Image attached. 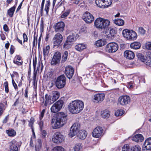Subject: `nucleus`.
I'll list each match as a JSON object with an SVG mask.
<instances>
[{"mask_svg": "<svg viewBox=\"0 0 151 151\" xmlns=\"http://www.w3.org/2000/svg\"><path fill=\"white\" fill-rule=\"evenodd\" d=\"M63 101L59 100L54 104L51 108V111L53 113H56L59 111L62 108L63 105Z\"/></svg>", "mask_w": 151, "mask_h": 151, "instance_id": "39448f33", "label": "nucleus"}, {"mask_svg": "<svg viewBox=\"0 0 151 151\" xmlns=\"http://www.w3.org/2000/svg\"><path fill=\"white\" fill-rule=\"evenodd\" d=\"M64 139V136L60 132H57L53 135L52 141L54 143H58L62 142Z\"/></svg>", "mask_w": 151, "mask_h": 151, "instance_id": "6e6552de", "label": "nucleus"}, {"mask_svg": "<svg viewBox=\"0 0 151 151\" xmlns=\"http://www.w3.org/2000/svg\"><path fill=\"white\" fill-rule=\"evenodd\" d=\"M101 115L103 118L107 119L109 116V111L107 110H103L101 111Z\"/></svg>", "mask_w": 151, "mask_h": 151, "instance_id": "c85d7f7f", "label": "nucleus"}, {"mask_svg": "<svg viewBox=\"0 0 151 151\" xmlns=\"http://www.w3.org/2000/svg\"><path fill=\"white\" fill-rule=\"evenodd\" d=\"M103 130L102 127L98 126L93 130L92 135L96 138H99L102 135Z\"/></svg>", "mask_w": 151, "mask_h": 151, "instance_id": "f8f14e48", "label": "nucleus"}, {"mask_svg": "<svg viewBox=\"0 0 151 151\" xmlns=\"http://www.w3.org/2000/svg\"><path fill=\"white\" fill-rule=\"evenodd\" d=\"M12 83L13 85L14 88H15V89H17L18 88H17V85L16 84V83L15 82L14 80V79H12Z\"/></svg>", "mask_w": 151, "mask_h": 151, "instance_id": "052dcab7", "label": "nucleus"}, {"mask_svg": "<svg viewBox=\"0 0 151 151\" xmlns=\"http://www.w3.org/2000/svg\"><path fill=\"white\" fill-rule=\"evenodd\" d=\"M79 37L78 35L75 32L73 33L70 35L67 38V40L71 43L75 41L76 38Z\"/></svg>", "mask_w": 151, "mask_h": 151, "instance_id": "5701e85b", "label": "nucleus"}, {"mask_svg": "<svg viewBox=\"0 0 151 151\" xmlns=\"http://www.w3.org/2000/svg\"><path fill=\"white\" fill-rule=\"evenodd\" d=\"M63 37L62 35L58 33L56 34L52 39L54 46H57L60 44L62 41Z\"/></svg>", "mask_w": 151, "mask_h": 151, "instance_id": "9b49d317", "label": "nucleus"}, {"mask_svg": "<svg viewBox=\"0 0 151 151\" xmlns=\"http://www.w3.org/2000/svg\"><path fill=\"white\" fill-rule=\"evenodd\" d=\"M106 41L102 39H100L97 41L95 43L97 47L102 46L106 44Z\"/></svg>", "mask_w": 151, "mask_h": 151, "instance_id": "473e14b6", "label": "nucleus"}, {"mask_svg": "<svg viewBox=\"0 0 151 151\" xmlns=\"http://www.w3.org/2000/svg\"><path fill=\"white\" fill-rule=\"evenodd\" d=\"M122 34L123 36L127 40H134L137 37V35L134 31L127 29L123 31Z\"/></svg>", "mask_w": 151, "mask_h": 151, "instance_id": "7ed1b4c3", "label": "nucleus"}, {"mask_svg": "<svg viewBox=\"0 0 151 151\" xmlns=\"http://www.w3.org/2000/svg\"><path fill=\"white\" fill-rule=\"evenodd\" d=\"M82 148L81 144V143L76 144L74 148L75 151H80V150Z\"/></svg>", "mask_w": 151, "mask_h": 151, "instance_id": "c03bdc74", "label": "nucleus"}, {"mask_svg": "<svg viewBox=\"0 0 151 151\" xmlns=\"http://www.w3.org/2000/svg\"><path fill=\"white\" fill-rule=\"evenodd\" d=\"M15 6H13L10 8L7 11V14L9 16L12 17L13 16L14 13L15 9Z\"/></svg>", "mask_w": 151, "mask_h": 151, "instance_id": "72a5a7b5", "label": "nucleus"}, {"mask_svg": "<svg viewBox=\"0 0 151 151\" xmlns=\"http://www.w3.org/2000/svg\"><path fill=\"white\" fill-rule=\"evenodd\" d=\"M124 112V111L121 109H118L115 112V115L116 116H122Z\"/></svg>", "mask_w": 151, "mask_h": 151, "instance_id": "4c0bfd02", "label": "nucleus"}, {"mask_svg": "<svg viewBox=\"0 0 151 151\" xmlns=\"http://www.w3.org/2000/svg\"><path fill=\"white\" fill-rule=\"evenodd\" d=\"M66 84V78L64 75H62L58 77L55 81L56 87L60 89L64 88Z\"/></svg>", "mask_w": 151, "mask_h": 151, "instance_id": "20e7f679", "label": "nucleus"}, {"mask_svg": "<svg viewBox=\"0 0 151 151\" xmlns=\"http://www.w3.org/2000/svg\"><path fill=\"white\" fill-rule=\"evenodd\" d=\"M138 31L139 33L142 35H143L145 32V31L142 27H139Z\"/></svg>", "mask_w": 151, "mask_h": 151, "instance_id": "8fccbe9b", "label": "nucleus"}, {"mask_svg": "<svg viewBox=\"0 0 151 151\" xmlns=\"http://www.w3.org/2000/svg\"><path fill=\"white\" fill-rule=\"evenodd\" d=\"M37 73V71H35V70H34L33 73V83L34 84L35 83Z\"/></svg>", "mask_w": 151, "mask_h": 151, "instance_id": "603ef678", "label": "nucleus"}, {"mask_svg": "<svg viewBox=\"0 0 151 151\" xmlns=\"http://www.w3.org/2000/svg\"><path fill=\"white\" fill-rule=\"evenodd\" d=\"M39 125L41 129H42V127H43V121L40 120V121L39 122Z\"/></svg>", "mask_w": 151, "mask_h": 151, "instance_id": "774afa93", "label": "nucleus"}, {"mask_svg": "<svg viewBox=\"0 0 151 151\" xmlns=\"http://www.w3.org/2000/svg\"><path fill=\"white\" fill-rule=\"evenodd\" d=\"M50 49V47L49 45H47L43 48V54L45 59L47 56L49 52Z\"/></svg>", "mask_w": 151, "mask_h": 151, "instance_id": "bb28decb", "label": "nucleus"}, {"mask_svg": "<svg viewBox=\"0 0 151 151\" xmlns=\"http://www.w3.org/2000/svg\"><path fill=\"white\" fill-rule=\"evenodd\" d=\"M142 62H143L144 63L147 65L149 66L150 67H151V60H143Z\"/></svg>", "mask_w": 151, "mask_h": 151, "instance_id": "3c124183", "label": "nucleus"}, {"mask_svg": "<svg viewBox=\"0 0 151 151\" xmlns=\"http://www.w3.org/2000/svg\"><path fill=\"white\" fill-rule=\"evenodd\" d=\"M61 58V54L60 52H56L53 56V58L51 61L52 65H55L58 63Z\"/></svg>", "mask_w": 151, "mask_h": 151, "instance_id": "6ab92c4d", "label": "nucleus"}, {"mask_svg": "<svg viewBox=\"0 0 151 151\" xmlns=\"http://www.w3.org/2000/svg\"><path fill=\"white\" fill-rule=\"evenodd\" d=\"M37 37H36L35 35L34 36V40L33 42V47H34L35 45H37Z\"/></svg>", "mask_w": 151, "mask_h": 151, "instance_id": "6e6d98bb", "label": "nucleus"}, {"mask_svg": "<svg viewBox=\"0 0 151 151\" xmlns=\"http://www.w3.org/2000/svg\"><path fill=\"white\" fill-rule=\"evenodd\" d=\"M114 21L115 24L119 26H123L124 24V20L119 18L115 19Z\"/></svg>", "mask_w": 151, "mask_h": 151, "instance_id": "7c9ffc66", "label": "nucleus"}, {"mask_svg": "<svg viewBox=\"0 0 151 151\" xmlns=\"http://www.w3.org/2000/svg\"><path fill=\"white\" fill-rule=\"evenodd\" d=\"M137 56L138 58L140 59L142 61L143 60H144V57L142 56V54L141 53H138L137 55Z\"/></svg>", "mask_w": 151, "mask_h": 151, "instance_id": "13d9d810", "label": "nucleus"}, {"mask_svg": "<svg viewBox=\"0 0 151 151\" xmlns=\"http://www.w3.org/2000/svg\"><path fill=\"white\" fill-rule=\"evenodd\" d=\"M133 84L132 82H130L127 83V87L129 89H131L133 88Z\"/></svg>", "mask_w": 151, "mask_h": 151, "instance_id": "4d7b16f0", "label": "nucleus"}, {"mask_svg": "<svg viewBox=\"0 0 151 151\" xmlns=\"http://www.w3.org/2000/svg\"><path fill=\"white\" fill-rule=\"evenodd\" d=\"M9 115H7L3 120V122L4 123H6L7 122L8 119Z\"/></svg>", "mask_w": 151, "mask_h": 151, "instance_id": "0e129e2a", "label": "nucleus"}, {"mask_svg": "<svg viewBox=\"0 0 151 151\" xmlns=\"http://www.w3.org/2000/svg\"><path fill=\"white\" fill-rule=\"evenodd\" d=\"M143 139V137L142 134H137L132 138V140L136 142H141Z\"/></svg>", "mask_w": 151, "mask_h": 151, "instance_id": "393cba45", "label": "nucleus"}, {"mask_svg": "<svg viewBox=\"0 0 151 151\" xmlns=\"http://www.w3.org/2000/svg\"><path fill=\"white\" fill-rule=\"evenodd\" d=\"M131 151H141V148L138 145H135L131 147Z\"/></svg>", "mask_w": 151, "mask_h": 151, "instance_id": "58836bf2", "label": "nucleus"}, {"mask_svg": "<svg viewBox=\"0 0 151 151\" xmlns=\"http://www.w3.org/2000/svg\"><path fill=\"white\" fill-rule=\"evenodd\" d=\"M117 30L115 27L110 28L109 31H106L105 32V36L110 39L113 38L117 33Z\"/></svg>", "mask_w": 151, "mask_h": 151, "instance_id": "dca6fc26", "label": "nucleus"}, {"mask_svg": "<svg viewBox=\"0 0 151 151\" xmlns=\"http://www.w3.org/2000/svg\"><path fill=\"white\" fill-rule=\"evenodd\" d=\"M84 107L83 102L80 100L72 101L68 105V109L73 114H77L82 110Z\"/></svg>", "mask_w": 151, "mask_h": 151, "instance_id": "f03ea898", "label": "nucleus"}, {"mask_svg": "<svg viewBox=\"0 0 151 151\" xmlns=\"http://www.w3.org/2000/svg\"><path fill=\"white\" fill-rule=\"evenodd\" d=\"M28 93V88H27L25 90V93H24V96L26 98H27L28 97L27 94Z\"/></svg>", "mask_w": 151, "mask_h": 151, "instance_id": "69168bd1", "label": "nucleus"}, {"mask_svg": "<svg viewBox=\"0 0 151 151\" xmlns=\"http://www.w3.org/2000/svg\"><path fill=\"white\" fill-rule=\"evenodd\" d=\"M23 37L24 39V42H27L28 40V37L27 35L25 33L23 34Z\"/></svg>", "mask_w": 151, "mask_h": 151, "instance_id": "bf43d9fd", "label": "nucleus"}, {"mask_svg": "<svg viewBox=\"0 0 151 151\" xmlns=\"http://www.w3.org/2000/svg\"><path fill=\"white\" fill-rule=\"evenodd\" d=\"M146 48L148 50H151V42H148L145 44Z\"/></svg>", "mask_w": 151, "mask_h": 151, "instance_id": "de8ad7c7", "label": "nucleus"}, {"mask_svg": "<svg viewBox=\"0 0 151 151\" xmlns=\"http://www.w3.org/2000/svg\"><path fill=\"white\" fill-rule=\"evenodd\" d=\"M86 47L85 45L83 43H80L76 45L75 47V49L78 51H80L85 49Z\"/></svg>", "mask_w": 151, "mask_h": 151, "instance_id": "c756f323", "label": "nucleus"}, {"mask_svg": "<svg viewBox=\"0 0 151 151\" xmlns=\"http://www.w3.org/2000/svg\"><path fill=\"white\" fill-rule=\"evenodd\" d=\"M52 96L57 100L59 97L60 93L58 91H53L52 92Z\"/></svg>", "mask_w": 151, "mask_h": 151, "instance_id": "ea45409f", "label": "nucleus"}, {"mask_svg": "<svg viewBox=\"0 0 151 151\" xmlns=\"http://www.w3.org/2000/svg\"><path fill=\"white\" fill-rule=\"evenodd\" d=\"M65 26V24L63 22H60L54 25V28L56 32L62 33L64 30Z\"/></svg>", "mask_w": 151, "mask_h": 151, "instance_id": "ddd939ff", "label": "nucleus"}, {"mask_svg": "<svg viewBox=\"0 0 151 151\" xmlns=\"http://www.w3.org/2000/svg\"><path fill=\"white\" fill-rule=\"evenodd\" d=\"M24 0L22 1L21 3L20 4H19V6H18V8L17 9V12L18 11H19L21 8V6L22 4V3L23 1Z\"/></svg>", "mask_w": 151, "mask_h": 151, "instance_id": "e2e57ef3", "label": "nucleus"}, {"mask_svg": "<svg viewBox=\"0 0 151 151\" xmlns=\"http://www.w3.org/2000/svg\"><path fill=\"white\" fill-rule=\"evenodd\" d=\"M6 132L9 136L10 137H14L16 134V132L13 129L7 130L6 131Z\"/></svg>", "mask_w": 151, "mask_h": 151, "instance_id": "f704fd0d", "label": "nucleus"}, {"mask_svg": "<svg viewBox=\"0 0 151 151\" xmlns=\"http://www.w3.org/2000/svg\"><path fill=\"white\" fill-rule=\"evenodd\" d=\"M105 98V95L103 93H98L94 96V99L96 102L103 101Z\"/></svg>", "mask_w": 151, "mask_h": 151, "instance_id": "4be33fe9", "label": "nucleus"}, {"mask_svg": "<svg viewBox=\"0 0 151 151\" xmlns=\"http://www.w3.org/2000/svg\"><path fill=\"white\" fill-rule=\"evenodd\" d=\"M122 151H131V148L129 145L127 144L124 145L122 148Z\"/></svg>", "mask_w": 151, "mask_h": 151, "instance_id": "e433bc0d", "label": "nucleus"}, {"mask_svg": "<svg viewBox=\"0 0 151 151\" xmlns=\"http://www.w3.org/2000/svg\"><path fill=\"white\" fill-rule=\"evenodd\" d=\"M87 134V132L85 130H81L78 134V137L81 139H84L86 138Z\"/></svg>", "mask_w": 151, "mask_h": 151, "instance_id": "a878e982", "label": "nucleus"}, {"mask_svg": "<svg viewBox=\"0 0 151 151\" xmlns=\"http://www.w3.org/2000/svg\"><path fill=\"white\" fill-rule=\"evenodd\" d=\"M124 57L127 59L131 60L134 57V54L132 51L126 50L124 52Z\"/></svg>", "mask_w": 151, "mask_h": 151, "instance_id": "b1692460", "label": "nucleus"}, {"mask_svg": "<svg viewBox=\"0 0 151 151\" xmlns=\"http://www.w3.org/2000/svg\"><path fill=\"white\" fill-rule=\"evenodd\" d=\"M130 101L131 99L130 97L127 95L121 96L118 99L119 103L123 106L129 104Z\"/></svg>", "mask_w": 151, "mask_h": 151, "instance_id": "9d476101", "label": "nucleus"}, {"mask_svg": "<svg viewBox=\"0 0 151 151\" xmlns=\"http://www.w3.org/2000/svg\"><path fill=\"white\" fill-rule=\"evenodd\" d=\"M118 48V46L117 44L114 42H111L106 45L105 49L108 52L113 53L116 52Z\"/></svg>", "mask_w": 151, "mask_h": 151, "instance_id": "1a4fd4ad", "label": "nucleus"}, {"mask_svg": "<svg viewBox=\"0 0 151 151\" xmlns=\"http://www.w3.org/2000/svg\"><path fill=\"white\" fill-rule=\"evenodd\" d=\"M68 55V52L67 51H65L62 56V60L64 61L66 60Z\"/></svg>", "mask_w": 151, "mask_h": 151, "instance_id": "09e8293b", "label": "nucleus"}, {"mask_svg": "<svg viewBox=\"0 0 151 151\" xmlns=\"http://www.w3.org/2000/svg\"><path fill=\"white\" fill-rule=\"evenodd\" d=\"M70 10L68 9L63 13L61 16V18H65L66 17L70 14Z\"/></svg>", "mask_w": 151, "mask_h": 151, "instance_id": "37998d69", "label": "nucleus"}, {"mask_svg": "<svg viewBox=\"0 0 151 151\" xmlns=\"http://www.w3.org/2000/svg\"><path fill=\"white\" fill-rule=\"evenodd\" d=\"M18 144V142L14 139L11 141L9 143V150L8 151H19Z\"/></svg>", "mask_w": 151, "mask_h": 151, "instance_id": "a211bd4d", "label": "nucleus"}, {"mask_svg": "<svg viewBox=\"0 0 151 151\" xmlns=\"http://www.w3.org/2000/svg\"><path fill=\"white\" fill-rule=\"evenodd\" d=\"M8 28V27L6 24H5L3 26V29L4 31H5V32L8 31L9 30V29Z\"/></svg>", "mask_w": 151, "mask_h": 151, "instance_id": "680f3d73", "label": "nucleus"}, {"mask_svg": "<svg viewBox=\"0 0 151 151\" xmlns=\"http://www.w3.org/2000/svg\"><path fill=\"white\" fill-rule=\"evenodd\" d=\"M52 151H64V149L61 147L57 146L55 147Z\"/></svg>", "mask_w": 151, "mask_h": 151, "instance_id": "49530a36", "label": "nucleus"}, {"mask_svg": "<svg viewBox=\"0 0 151 151\" xmlns=\"http://www.w3.org/2000/svg\"><path fill=\"white\" fill-rule=\"evenodd\" d=\"M45 98L46 100L44 104L45 106H47L49 103L50 104H52L57 100L52 96H48L47 94L45 95Z\"/></svg>", "mask_w": 151, "mask_h": 151, "instance_id": "aec40b11", "label": "nucleus"}, {"mask_svg": "<svg viewBox=\"0 0 151 151\" xmlns=\"http://www.w3.org/2000/svg\"><path fill=\"white\" fill-rule=\"evenodd\" d=\"M13 62L14 64H16L19 66L22 65L23 63V61L22 60L21 61L19 62L17 61H15V60H14Z\"/></svg>", "mask_w": 151, "mask_h": 151, "instance_id": "864d4df0", "label": "nucleus"}, {"mask_svg": "<svg viewBox=\"0 0 151 151\" xmlns=\"http://www.w3.org/2000/svg\"><path fill=\"white\" fill-rule=\"evenodd\" d=\"M102 29L108 28L110 25V22L109 20L103 18Z\"/></svg>", "mask_w": 151, "mask_h": 151, "instance_id": "cd10ccee", "label": "nucleus"}, {"mask_svg": "<svg viewBox=\"0 0 151 151\" xmlns=\"http://www.w3.org/2000/svg\"><path fill=\"white\" fill-rule=\"evenodd\" d=\"M50 5V2L49 0L47 1V3L45 4V10L46 12V14H47L48 13L49 6Z\"/></svg>", "mask_w": 151, "mask_h": 151, "instance_id": "a19ab883", "label": "nucleus"}, {"mask_svg": "<svg viewBox=\"0 0 151 151\" xmlns=\"http://www.w3.org/2000/svg\"><path fill=\"white\" fill-rule=\"evenodd\" d=\"M4 85L5 87V91L6 93H8L9 92L8 88V84L7 81H6L4 83Z\"/></svg>", "mask_w": 151, "mask_h": 151, "instance_id": "a18cd8bd", "label": "nucleus"}, {"mask_svg": "<svg viewBox=\"0 0 151 151\" xmlns=\"http://www.w3.org/2000/svg\"><path fill=\"white\" fill-rule=\"evenodd\" d=\"M103 18H97L95 20L94 25L96 28L102 29Z\"/></svg>", "mask_w": 151, "mask_h": 151, "instance_id": "412c9836", "label": "nucleus"}, {"mask_svg": "<svg viewBox=\"0 0 151 151\" xmlns=\"http://www.w3.org/2000/svg\"><path fill=\"white\" fill-rule=\"evenodd\" d=\"M74 69L70 65L65 68V73L67 77L69 79L71 78L74 73Z\"/></svg>", "mask_w": 151, "mask_h": 151, "instance_id": "2eb2a0df", "label": "nucleus"}, {"mask_svg": "<svg viewBox=\"0 0 151 151\" xmlns=\"http://www.w3.org/2000/svg\"><path fill=\"white\" fill-rule=\"evenodd\" d=\"M38 145H36L35 146V150L36 151H38L39 149L41 147V140L38 139L37 140Z\"/></svg>", "mask_w": 151, "mask_h": 151, "instance_id": "79ce46f5", "label": "nucleus"}, {"mask_svg": "<svg viewBox=\"0 0 151 151\" xmlns=\"http://www.w3.org/2000/svg\"><path fill=\"white\" fill-rule=\"evenodd\" d=\"M83 19L87 23H91L94 19L93 16L87 12H85L84 14Z\"/></svg>", "mask_w": 151, "mask_h": 151, "instance_id": "4468645a", "label": "nucleus"}, {"mask_svg": "<svg viewBox=\"0 0 151 151\" xmlns=\"http://www.w3.org/2000/svg\"><path fill=\"white\" fill-rule=\"evenodd\" d=\"M45 109H44L41 112L40 117V120H41L43 118L45 113Z\"/></svg>", "mask_w": 151, "mask_h": 151, "instance_id": "5fc2aeb1", "label": "nucleus"}, {"mask_svg": "<svg viewBox=\"0 0 151 151\" xmlns=\"http://www.w3.org/2000/svg\"><path fill=\"white\" fill-rule=\"evenodd\" d=\"M44 28V24L43 21H42L40 23V29L42 31Z\"/></svg>", "mask_w": 151, "mask_h": 151, "instance_id": "338daca9", "label": "nucleus"}, {"mask_svg": "<svg viewBox=\"0 0 151 151\" xmlns=\"http://www.w3.org/2000/svg\"><path fill=\"white\" fill-rule=\"evenodd\" d=\"M143 151H151V137L146 139L143 144Z\"/></svg>", "mask_w": 151, "mask_h": 151, "instance_id": "f3484780", "label": "nucleus"}, {"mask_svg": "<svg viewBox=\"0 0 151 151\" xmlns=\"http://www.w3.org/2000/svg\"><path fill=\"white\" fill-rule=\"evenodd\" d=\"M112 1V0H96L95 3L99 7L104 8L110 6Z\"/></svg>", "mask_w": 151, "mask_h": 151, "instance_id": "423d86ee", "label": "nucleus"}, {"mask_svg": "<svg viewBox=\"0 0 151 151\" xmlns=\"http://www.w3.org/2000/svg\"><path fill=\"white\" fill-rule=\"evenodd\" d=\"M72 46V43L69 41H68L66 40L64 43L63 47V48L66 49H68L70 48Z\"/></svg>", "mask_w": 151, "mask_h": 151, "instance_id": "c9c22d12", "label": "nucleus"}, {"mask_svg": "<svg viewBox=\"0 0 151 151\" xmlns=\"http://www.w3.org/2000/svg\"><path fill=\"white\" fill-rule=\"evenodd\" d=\"M67 121V115L63 112H60L57 113L56 117L52 119L51 124L53 129H57L63 126Z\"/></svg>", "mask_w": 151, "mask_h": 151, "instance_id": "f257e3e1", "label": "nucleus"}, {"mask_svg": "<svg viewBox=\"0 0 151 151\" xmlns=\"http://www.w3.org/2000/svg\"><path fill=\"white\" fill-rule=\"evenodd\" d=\"M80 129V124L78 123H76L72 126L70 128L69 133V136L72 137L79 132Z\"/></svg>", "mask_w": 151, "mask_h": 151, "instance_id": "0eeeda50", "label": "nucleus"}, {"mask_svg": "<svg viewBox=\"0 0 151 151\" xmlns=\"http://www.w3.org/2000/svg\"><path fill=\"white\" fill-rule=\"evenodd\" d=\"M131 48L134 49H139L141 46L140 43L138 42H135L132 43L130 44Z\"/></svg>", "mask_w": 151, "mask_h": 151, "instance_id": "2f4dec72", "label": "nucleus"}]
</instances>
